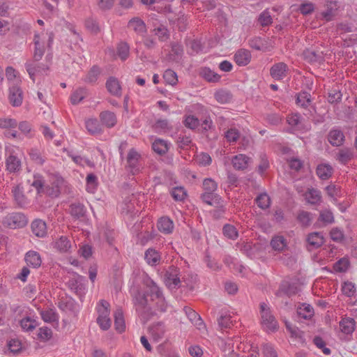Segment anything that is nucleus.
I'll use <instances>...</instances> for the list:
<instances>
[{
    "label": "nucleus",
    "mask_w": 357,
    "mask_h": 357,
    "mask_svg": "<svg viewBox=\"0 0 357 357\" xmlns=\"http://www.w3.org/2000/svg\"><path fill=\"white\" fill-rule=\"evenodd\" d=\"M31 185L36 189L37 195L39 196L46 195L51 198H55L59 194L58 186L45 185L44 178L39 174L33 176Z\"/></svg>",
    "instance_id": "2"
},
{
    "label": "nucleus",
    "mask_w": 357,
    "mask_h": 357,
    "mask_svg": "<svg viewBox=\"0 0 357 357\" xmlns=\"http://www.w3.org/2000/svg\"><path fill=\"white\" fill-rule=\"evenodd\" d=\"M234 60L238 66H246L250 60V53L246 50H240L234 55Z\"/></svg>",
    "instance_id": "30"
},
{
    "label": "nucleus",
    "mask_w": 357,
    "mask_h": 357,
    "mask_svg": "<svg viewBox=\"0 0 357 357\" xmlns=\"http://www.w3.org/2000/svg\"><path fill=\"white\" fill-rule=\"evenodd\" d=\"M321 197V196L320 191L315 188H308L305 192V199L306 201H310L311 199H317V201H319Z\"/></svg>",
    "instance_id": "58"
},
{
    "label": "nucleus",
    "mask_w": 357,
    "mask_h": 357,
    "mask_svg": "<svg viewBox=\"0 0 357 357\" xmlns=\"http://www.w3.org/2000/svg\"><path fill=\"white\" fill-rule=\"evenodd\" d=\"M165 282L171 288H176L181 283L180 278L178 277V271L172 268L165 273Z\"/></svg>",
    "instance_id": "17"
},
{
    "label": "nucleus",
    "mask_w": 357,
    "mask_h": 357,
    "mask_svg": "<svg viewBox=\"0 0 357 357\" xmlns=\"http://www.w3.org/2000/svg\"><path fill=\"white\" fill-rule=\"evenodd\" d=\"M100 118L102 123L108 128L113 127L116 122L114 114L109 111L101 112Z\"/></svg>",
    "instance_id": "35"
},
{
    "label": "nucleus",
    "mask_w": 357,
    "mask_h": 357,
    "mask_svg": "<svg viewBox=\"0 0 357 357\" xmlns=\"http://www.w3.org/2000/svg\"><path fill=\"white\" fill-rule=\"evenodd\" d=\"M37 321L27 317L20 321L21 327L25 331H32L37 326Z\"/></svg>",
    "instance_id": "51"
},
{
    "label": "nucleus",
    "mask_w": 357,
    "mask_h": 357,
    "mask_svg": "<svg viewBox=\"0 0 357 357\" xmlns=\"http://www.w3.org/2000/svg\"><path fill=\"white\" fill-rule=\"evenodd\" d=\"M157 227L160 232L169 234L174 230V223L169 218L163 216L158 220Z\"/></svg>",
    "instance_id": "14"
},
{
    "label": "nucleus",
    "mask_w": 357,
    "mask_h": 357,
    "mask_svg": "<svg viewBox=\"0 0 357 357\" xmlns=\"http://www.w3.org/2000/svg\"><path fill=\"white\" fill-rule=\"evenodd\" d=\"M303 114L315 125L324 123L326 119L325 109L323 108H317L316 105L313 104L307 107Z\"/></svg>",
    "instance_id": "7"
},
{
    "label": "nucleus",
    "mask_w": 357,
    "mask_h": 357,
    "mask_svg": "<svg viewBox=\"0 0 357 357\" xmlns=\"http://www.w3.org/2000/svg\"><path fill=\"white\" fill-rule=\"evenodd\" d=\"M171 195L175 201H183L187 196V191L183 187L174 188Z\"/></svg>",
    "instance_id": "48"
},
{
    "label": "nucleus",
    "mask_w": 357,
    "mask_h": 357,
    "mask_svg": "<svg viewBox=\"0 0 357 357\" xmlns=\"http://www.w3.org/2000/svg\"><path fill=\"white\" fill-rule=\"evenodd\" d=\"M85 278L78 274L73 275V277L69 279L67 282L68 287L71 291L76 293L77 295L82 296L84 294L85 290Z\"/></svg>",
    "instance_id": "8"
},
{
    "label": "nucleus",
    "mask_w": 357,
    "mask_h": 357,
    "mask_svg": "<svg viewBox=\"0 0 357 357\" xmlns=\"http://www.w3.org/2000/svg\"><path fill=\"white\" fill-rule=\"evenodd\" d=\"M163 78L167 84L172 86H174L178 82L176 73L170 69H167L165 71Z\"/></svg>",
    "instance_id": "50"
},
{
    "label": "nucleus",
    "mask_w": 357,
    "mask_h": 357,
    "mask_svg": "<svg viewBox=\"0 0 357 357\" xmlns=\"http://www.w3.org/2000/svg\"><path fill=\"white\" fill-rule=\"evenodd\" d=\"M342 291L347 296L351 297L356 291L355 286L351 282H345L342 287Z\"/></svg>",
    "instance_id": "60"
},
{
    "label": "nucleus",
    "mask_w": 357,
    "mask_h": 357,
    "mask_svg": "<svg viewBox=\"0 0 357 357\" xmlns=\"http://www.w3.org/2000/svg\"><path fill=\"white\" fill-rule=\"evenodd\" d=\"M231 316L227 312H222L217 318L218 328L221 331L231 328L234 325Z\"/></svg>",
    "instance_id": "15"
},
{
    "label": "nucleus",
    "mask_w": 357,
    "mask_h": 357,
    "mask_svg": "<svg viewBox=\"0 0 357 357\" xmlns=\"http://www.w3.org/2000/svg\"><path fill=\"white\" fill-rule=\"evenodd\" d=\"M260 314L261 324L267 331H274L278 328V323L274 316L271 314L270 308L265 303L260 304Z\"/></svg>",
    "instance_id": "4"
},
{
    "label": "nucleus",
    "mask_w": 357,
    "mask_h": 357,
    "mask_svg": "<svg viewBox=\"0 0 357 357\" xmlns=\"http://www.w3.org/2000/svg\"><path fill=\"white\" fill-rule=\"evenodd\" d=\"M37 335L41 341L46 342L52 338V331L48 327H41L39 328Z\"/></svg>",
    "instance_id": "53"
},
{
    "label": "nucleus",
    "mask_w": 357,
    "mask_h": 357,
    "mask_svg": "<svg viewBox=\"0 0 357 357\" xmlns=\"http://www.w3.org/2000/svg\"><path fill=\"white\" fill-rule=\"evenodd\" d=\"M128 27L132 29L137 34L143 35L146 32L144 22L139 17H133L128 22Z\"/></svg>",
    "instance_id": "22"
},
{
    "label": "nucleus",
    "mask_w": 357,
    "mask_h": 357,
    "mask_svg": "<svg viewBox=\"0 0 357 357\" xmlns=\"http://www.w3.org/2000/svg\"><path fill=\"white\" fill-rule=\"evenodd\" d=\"M270 245L273 250L282 252L287 248V243L283 236L275 235L271 240Z\"/></svg>",
    "instance_id": "19"
},
{
    "label": "nucleus",
    "mask_w": 357,
    "mask_h": 357,
    "mask_svg": "<svg viewBox=\"0 0 357 357\" xmlns=\"http://www.w3.org/2000/svg\"><path fill=\"white\" fill-rule=\"evenodd\" d=\"M153 151L159 155L165 154L169 150V144L161 139H155L152 144Z\"/></svg>",
    "instance_id": "33"
},
{
    "label": "nucleus",
    "mask_w": 357,
    "mask_h": 357,
    "mask_svg": "<svg viewBox=\"0 0 357 357\" xmlns=\"http://www.w3.org/2000/svg\"><path fill=\"white\" fill-rule=\"evenodd\" d=\"M40 314L45 322L52 323L58 321V314L52 308L43 310L40 312Z\"/></svg>",
    "instance_id": "38"
},
{
    "label": "nucleus",
    "mask_w": 357,
    "mask_h": 357,
    "mask_svg": "<svg viewBox=\"0 0 357 357\" xmlns=\"http://www.w3.org/2000/svg\"><path fill=\"white\" fill-rule=\"evenodd\" d=\"M225 137L230 142H235L238 140L240 134L237 129L231 128L225 132Z\"/></svg>",
    "instance_id": "61"
},
{
    "label": "nucleus",
    "mask_w": 357,
    "mask_h": 357,
    "mask_svg": "<svg viewBox=\"0 0 357 357\" xmlns=\"http://www.w3.org/2000/svg\"><path fill=\"white\" fill-rule=\"evenodd\" d=\"M86 128L87 130L93 135L99 134L102 132V128L98 119H90L86 121Z\"/></svg>",
    "instance_id": "40"
},
{
    "label": "nucleus",
    "mask_w": 357,
    "mask_h": 357,
    "mask_svg": "<svg viewBox=\"0 0 357 357\" xmlns=\"http://www.w3.org/2000/svg\"><path fill=\"white\" fill-rule=\"evenodd\" d=\"M326 190L330 198L335 200L337 199L340 197V189L335 185H329L326 187Z\"/></svg>",
    "instance_id": "57"
},
{
    "label": "nucleus",
    "mask_w": 357,
    "mask_h": 357,
    "mask_svg": "<svg viewBox=\"0 0 357 357\" xmlns=\"http://www.w3.org/2000/svg\"><path fill=\"white\" fill-rule=\"evenodd\" d=\"M222 233L225 237L232 240H236L238 236L236 228L229 224H226L223 226Z\"/></svg>",
    "instance_id": "42"
},
{
    "label": "nucleus",
    "mask_w": 357,
    "mask_h": 357,
    "mask_svg": "<svg viewBox=\"0 0 357 357\" xmlns=\"http://www.w3.org/2000/svg\"><path fill=\"white\" fill-rule=\"evenodd\" d=\"M69 212L75 218H84L86 213V208L82 202H73L69 206Z\"/></svg>",
    "instance_id": "18"
},
{
    "label": "nucleus",
    "mask_w": 357,
    "mask_h": 357,
    "mask_svg": "<svg viewBox=\"0 0 357 357\" xmlns=\"http://www.w3.org/2000/svg\"><path fill=\"white\" fill-rule=\"evenodd\" d=\"M328 141L333 146H341L344 141V135L338 128H332L328 135Z\"/></svg>",
    "instance_id": "12"
},
{
    "label": "nucleus",
    "mask_w": 357,
    "mask_h": 357,
    "mask_svg": "<svg viewBox=\"0 0 357 357\" xmlns=\"http://www.w3.org/2000/svg\"><path fill=\"white\" fill-rule=\"evenodd\" d=\"M297 314L299 317L310 319L314 315L313 307L306 303H303L297 309Z\"/></svg>",
    "instance_id": "34"
},
{
    "label": "nucleus",
    "mask_w": 357,
    "mask_h": 357,
    "mask_svg": "<svg viewBox=\"0 0 357 357\" xmlns=\"http://www.w3.org/2000/svg\"><path fill=\"white\" fill-rule=\"evenodd\" d=\"M6 167L9 172H15L20 170L21 162L16 156L11 155L6 159Z\"/></svg>",
    "instance_id": "39"
},
{
    "label": "nucleus",
    "mask_w": 357,
    "mask_h": 357,
    "mask_svg": "<svg viewBox=\"0 0 357 357\" xmlns=\"http://www.w3.org/2000/svg\"><path fill=\"white\" fill-rule=\"evenodd\" d=\"M9 100L13 107H19L23 100V93L22 89L17 85L9 87Z\"/></svg>",
    "instance_id": "10"
},
{
    "label": "nucleus",
    "mask_w": 357,
    "mask_h": 357,
    "mask_svg": "<svg viewBox=\"0 0 357 357\" xmlns=\"http://www.w3.org/2000/svg\"><path fill=\"white\" fill-rule=\"evenodd\" d=\"M342 94L337 89H332L328 92V101L331 104H337L342 100Z\"/></svg>",
    "instance_id": "49"
},
{
    "label": "nucleus",
    "mask_w": 357,
    "mask_h": 357,
    "mask_svg": "<svg viewBox=\"0 0 357 357\" xmlns=\"http://www.w3.org/2000/svg\"><path fill=\"white\" fill-rule=\"evenodd\" d=\"M100 74V68L97 66H93L89 71L84 81L88 83H94L97 81Z\"/></svg>",
    "instance_id": "46"
},
{
    "label": "nucleus",
    "mask_w": 357,
    "mask_h": 357,
    "mask_svg": "<svg viewBox=\"0 0 357 357\" xmlns=\"http://www.w3.org/2000/svg\"><path fill=\"white\" fill-rule=\"evenodd\" d=\"M150 333L153 338L158 341L164 337L165 333V325L162 322H158L149 328Z\"/></svg>",
    "instance_id": "27"
},
{
    "label": "nucleus",
    "mask_w": 357,
    "mask_h": 357,
    "mask_svg": "<svg viewBox=\"0 0 357 357\" xmlns=\"http://www.w3.org/2000/svg\"><path fill=\"white\" fill-rule=\"evenodd\" d=\"M331 174L332 168L328 165H319L317 167V174L323 180L328 178Z\"/></svg>",
    "instance_id": "41"
},
{
    "label": "nucleus",
    "mask_w": 357,
    "mask_h": 357,
    "mask_svg": "<svg viewBox=\"0 0 357 357\" xmlns=\"http://www.w3.org/2000/svg\"><path fill=\"white\" fill-rule=\"evenodd\" d=\"M305 60L309 63H321L324 61V54L322 52L313 50H305L303 53Z\"/></svg>",
    "instance_id": "16"
},
{
    "label": "nucleus",
    "mask_w": 357,
    "mask_h": 357,
    "mask_svg": "<svg viewBox=\"0 0 357 357\" xmlns=\"http://www.w3.org/2000/svg\"><path fill=\"white\" fill-rule=\"evenodd\" d=\"M8 347L10 352L13 354H18L22 349L21 342L15 339L8 342Z\"/></svg>",
    "instance_id": "63"
},
{
    "label": "nucleus",
    "mask_w": 357,
    "mask_h": 357,
    "mask_svg": "<svg viewBox=\"0 0 357 357\" xmlns=\"http://www.w3.org/2000/svg\"><path fill=\"white\" fill-rule=\"evenodd\" d=\"M106 87L112 95L116 96L121 95V86L116 78L110 77L106 82Z\"/></svg>",
    "instance_id": "32"
},
{
    "label": "nucleus",
    "mask_w": 357,
    "mask_h": 357,
    "mask_svg": "<svg viewBox=\"0 0 357 357\" xmlns=\"http://www.w3.org/2000/svg\"><path fill=\"white\" fill-rule=\"evenodd\" d=\"M297 220L302 227H307L311 224L312 217L310 213L301 211L298 214Z\"/></svg>",
    "instance_id": "44"
},
{
    "label": "nucleus",
    "mask_w": 357,
    "mask_h": 357,
    "mask_svg": "<svg viewBox=\"0 0 357 357\" xmlns=\"http://www.w3.org/2000/svg\"><path fill=\"white\" fill-rule=\"evenodd\" d=\"M319 220L323 222L325 225L331 224L334 222V217L331 211L324 210L320 212Z\"/></svg>",
    "instance_id": "54"
},
{
    "label": "nucleus",
    "mask_w": 357,
    "mask_h": 357,
    "mask_svg": "<svg viewBox=\"0 0 357 357\" xmlns=\"http://www.w3.org/2000/svg\"><path fill=\"white\" fill-rule=\"evenodd\" d=\"M287 68V66L284 63L280 62L271 68L270 74L273 79L280 80L286 76Z\"/></svg>",
    "instance_id": "13"
},
{
    "label": "nucleus",
    "mask_w": 357,
    "mask_h": 357,
    "mask_svg": "<svg viewBox=\"0 0 357 357\" xmlns=\"http://www.w3.org/2000/svg\"><path fill=\"white\" fill-rule=\"evenodd\" d=\"M55 248L61 252H67L70 248V242L67 237L61 236L55 242Z\"/></svg>",
    "instance_id": "47"
},
{
    "label": "nucleus",
    "mask_w": 357,
    "mask_h": 357,
    "mask_svg": "<svg viewBox=\"0 0 357 357\" xmlns=\"http://www.w3.org/2000/svg\"><path fill=\"white\" fill-rule=\"evenodd\" d=\"M27 224L25 215L21 213H13L6 215L2 220L3 227L17 229L24 227Z\"/></svg>",
    "instance_id": "6"
},
{
    "label": "nucleus",
    "mask_w": 357,
    "mask_h": 357,
    "mask_svg": "<svg viewBox=\"0 0 357 357\" xmlns=\"http://www.w3.org/2000/svg\"><path fill=\"white\" fill-rule=\"evenodd\" d=\"M259 23L263 26H266L270 25L272 23V17L267 10H264L258 17Z\"/></svg>",
    "instance_id": "56"
},
{
    "label": "nucleus",
    "mask_w": 357,
    "mask_h": 357,
    "mask_svg": "<svg viewBox=\"0 0 357 357\" xmlns=\"http://www.w3.org/2000/svg\"><path fill=\"white\" fill-rule=\"evenodd\" d=\"M184 125L185 127L194 130L199 125V121L195 116L190 115L185 118L184 121Z\"/></svg>",
    "instance_id": "59"
},
{
    "label": "nucleus",
    "mask_w": 357,
    "mask_h": 357,
    "mask_svg": "<svg viewBox=\"0 0 357 357\" xmlns=\"http://www.w3.org/2000/svg\"><path fill=\"white\" fill-rule=\"evenodd\" d=\"M25 261L28 266L33 268H38L41 265L40 255L35 251H29L25 255Z\"/></svg>",
    "instance_id": "28"
},
{
    "label": "nucleus",
    "mask_w": 357,
    "mask_h": 357,
    "mask_svg": "<svg viewBox=\"0 0 357 357\" xmlns=\"http://www.w3.org/2000/svg\"><path fill=\"white\" fill-rule=\"evenodd\" d=\"M349 265V260L345 258H342L334 264L333 268L337 272L342 273L347 270Z\"/></svg>",
    "instance_id": "55"
},
{
    "label": "nucleus",
    "mask_w": 357,
    "mask_h": 357,
    "mask_svg": "<svg viewBox=\"0 0 357 357\" xmlns=\"http://www.w3.org/2000/svg\"><path fill=\"white\" fill-rule=\"evenodd\" d=\"M202 75L206 80L210 82H218L220 79V76L218 73L212 71L208 68H204L202 70Z\"/></svg>",
    "instance_id": "43"
},
{
    "label": "nucleus",
    "mask_w": 357,
    "mask_h": 357,
    "mask_svg": "<svg viewBox=\"0 0 357 357\" xmlns=\"http://www.w3.org/2000/svg\"><path fill=\"white\" fill-rule=\"evenodd\" d=\"M109 307L110 305L107 301L101 300L100 306L97 309L98 313L97 323L103 331H107L112 325V321L109 318Z\"/></svg>",
    "instance_id": "3"
},
{
    "label": "nucleus",
    "mask_w": 357,
    "mask_h": 357,
    "mask_svg": "<svg viewBox=\"0 0 357 357\" xmlns=\"http://www.w3.org/2000/svg\"><path fill=\"white\" fill-rule=\"evenodd\" d=\"M307 241L312 248H320L325 242L324 237L321 232H312L308 234Z\"/></svg>",
    "instance_id": "20"
},
{
    "label": "nucleus",
    "mask_w": 357,
    "mask_h": 357,
    "mask_svg": "<svg viewBox=\"0 0 357 357\" xmlns=\"http://www.w3.org/2000/svg\"><path fill=\"white\" fill-rule=\"evenodd\" d=\"M214 97L219 103L226 104L231 101L233 95L228 90L220 89L215 93Z\"/></svg>",
    "instance_id": "31"
},
{
    "label": "nucleus",
    "mask_w": 357,
    "mask_h": 357,
    "mask_svg": "<svg viewBox=\"0 0 357 357\" xmlns=\"http://www.w3.org/2000/svg\"><path fill=\"white\" fill-rule=\"evenodd\" d=\"M296 102L297 105L306 109L312 105L311 95L306 91L301 92L298 94Z\"/></svg>",
    "instance_id": "36"
},
{
    "label": "nucleus",
    "mask_w": 357,
    "mask_h": 357,
    "mask_svg": "<svg viewBox=\"0 0 357 357\" xmlns=\"http://www.w3.org/2000/svg\"><path fill=\"white\" fill-rule=\"evenodd\" d=\"M114 326L116 331L121 333L125 331L126 325L123 317V313L121 308L115 310L114 314Z\"/></svg>",
    "instance_id": "25"
},
{
    "label": "nucleus",
    "mask_w": 357,
    "mask_h": 357,
    "mask_svg": "<svg viewBox=\"0 0 357 357\" xmlns=\"http://www.w3.org/2000/svg\"><path fill=\"white\" fill-rule=\"evenodd\" d=\"M130 47L126 43H121L117 47V54L122 61H125L129 56Z\"/></svg>",
    "instance_id": "52"
},
{
    "label": "nucleus",
    "mask_w": 357,
    "mask_h": 357,
    "mask_svg": "<svg viewBox=\"0 0 357 357\" xmlns=\"http://www.w3.org/2000/svg\"><path fill=\"white\" fill-rule=\"evenodd\" d=\"M36 62V61H34L32 62H27L25 64L26 71L33 81H34V76L36 74H43L49 69L47 65L37 63Z\"/></svg>",
    "instance_id": "11"
},
{
    "label": "nucleus",
    "mask_w": 357,
    "mask_h": 357,
    "mask_svg": "<svg viewBox=\"0 0 357 357\" xmlns=\"http://www.w3.org/2000/svg\"><path fill=\"white\" fill-rule=\"evenodd\" d=\"M144 259L151 266H156L160 261V255L155 249L149 248L145 252Z\"/></svg>",
    "instance_id": "29"
},
{
    "label": "nucleus",
    "mask_w": 357,
    "mask_h": 357,
    "mask_svg": "<svg viewBox=\"0 0 357 357\" xmlns=\"http://www.w3.org/2000/svg\"><path fill=\"white\" fill-rule=\"evenodd\" d=\"M31 231L37 237H44L47 234L46 223L41 220H35L31 223Z\"/></svg>",
    "instance_id": "21"
},
{
    "label": "nucleus",
    "mask_w": 357,
    "mask_h": 357,
    "mask_svg": "<svg viewBox=\"0 0 357 357\" xmlns=\"http://www.w3.org/2000/svg\"><path fill=\"white\" fill-rule=\"evenodd\" d=\"M86 93V89L79 88L73 93L70 98V101L73 105H77L81 102L84 98Z\"/></svg>",
    "instance_id": "45"
},
{
    "label": "nucleus",
    "mask_w": 357,
    "mask_h": 357,
    "mask_svg": "<svg viewBox=\"0 0 357 357\" xmlns=\"http://www.w3.org/2000/svg\"><path fill=\"white\" fill-rule=\"evenodd\" d=\"M183 311L190 321L195 325L200 326L204 324L201 317L192 308L185 306L183 308Z\"/></svg>",
    "instance_id": "37"
},
{
    "label": "nucleus",
    "mask_w": 357,
    "mask_h": 357,
    "mask_svg": "<svg viewBox=\"0 0 357 357\" xmlns=\"http://www.w3.org/2000/svg\"><path fill=\"white\" fill-rule=\"evenodd\" d=\"M263 354L265 357H278L276 351L269 344H263Z\"/></svg>",
    "instance_id": "64"
},
{
    "label": "nucleus",
    "mask_w": 357,
    "mask_h": 357,
    "mask_svg": "<svg viewBox=\"0 0 357 357\" xmlns=\"http://www.w3.org/2000/svg\"><path fill=\"white\" fill-rule=\"evenodd\" d=\"M356 322L353 318L345 317L340 321V327L342 333L350 335L355 330Z\"/></svg>",
    "instance_id": "23"
},
{
    "label": "nucleus",
    "mask_w": 357,
    "mask_h": 357,
    "mask_svg": "<svg viewBox=\"0 0 357 357\" xmlns=\"http://www.w3.org/2000/svg\"><path fill=\"white\" fill-rule=\"evenodd\" d=\"M133 301L137 312L143 323L145 324L153 315L151 308L148 305L146 294L138 291L135 294Z\"/></svg>",
    "instance_id": "1"
},
{
    "label": "nucleus",
    "mask_w": 357,
    "mask_h": 357,
    "mask_svg": "<svg viewBox=\"0 0 357 357\" xmlns=\"http://www.w3.org/2000/svg\"><path fill=\"white\" fill-rule=\"evenodd\" d=\"M353 154L351 151L348 149H341L338 153V160L342 163H346L351 159Z\"/></svg>",
    "instance_id": "62"
},
{
    "label": "nucleus",
    "mask_w": 357,
    "mask_h": 357,
    "mask_svg": "<svg viewBox=\"0 0 357 357\" xmlns=\"http://www.w3.org/2000/svg\"><path fill=\"white\" fill-rule=\"evenodd\" d=\"M217 185L214 181L211 178H205L203 181V188L204 193L202 195L203 201L213 200L218 201L217 194L214 193Z\"/></svg>",
    "instance_id": "9"
},
{
    "label": "nucleus",
    "mask_w": 357,
    "mask_h": 357,
    "mask_svg": "<svg viewBox=\"0 0 357 357\" xmlns=\"http://www.w3.org/2000/svg\"><path fill=\"white\" fill-rule=\"evenodd\" d=\"M144 293L146 294L147 297L149 296L152 301H158L157 304L160 305L159 309L160 311L165 312L166 310V305L165 304L162 293L153 280L147 282L146 289Z\"/></svg>",
    "instance_id": "5"
},
{
    "label": "nucleus",
    "mask_w": 357,
    "mask_h": 357,
    "mask_svg": "<svg viewBox=\"0 0 357 357\" xmlns=\"http://www.w3.org/2000/svg\"><path fill=\"white\" fill-rule=\"evenodd\" d=\"M139 158L140 155L135 149H132L130 150L127 157V162L133 174L139 170L137 163Z\"/></svg>",
    "instance_id": "26"
},
{
    "label": "nucleus",
    "mask_w": 357,
    "mask_h": 357,
    "mask_svg": "<svg viewBox=\"0 0 357 357\" xmlns=\"http://www.w3.org/2000/svg\"><path fill=\"white\" fill-rule=\"evenodd\" d=\"M250 158L244 154H238L232 158V164L234 167L238 170H243L247 168L248 164Z\"/></svg>",
    "instance_id": "24"
}]
</instances>
